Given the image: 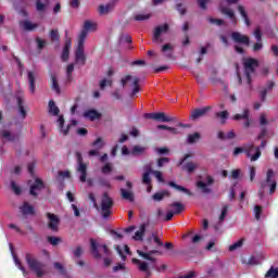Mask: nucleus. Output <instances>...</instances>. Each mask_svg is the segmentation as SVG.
I'll return each instance as SVG.
<instances>
[{
  "mask_svg": "<svg viewBox=\"0 0 278 278\" xmlns=\"http://www.w3.org/2000/svg\"><path fill=\"white\" fill-rule=\"evenodd\" d=\"M91 253L96 260H103V257H110L112 252L105 244H99L94 239H91Z\"/></svg>",
  "mask_w": 278,
  "mask_h": 278,
  "instance_id": "f257e3e1",
  "label": "nucleus"
},
{
  "mask_svg": "<svg viewBox=\"0 0 278 278\" xmlns=\"http://www.w3.org/2000/svg\"><path fill=\"white\" fill-rule=\"evenodd\" d=\"M76 173L79 177L81 184H86V178L88 177V164L84 163V156L81 152H76Z\"/></svg>",
  "mask_w": 278,
  "mask_h": 278,
  "instance_id": "f03ea898",
  "label": "nucleus"
},
{
  "mask_svg": "<svg viewBox=\"0 0 278 278\" xmlns=\"http://www.w3.org/2000/svg\"><path fill=\"white\" fill-rule=\"evenodd\" d=\"M26 262L30 270H33L37 277H45V275H47V269H45V264L34 258L31 254H26Z\"/></svg>",
  "mask_w": 278,
  "mask_h": 278,
  "instance_id": "7ed1b4c3",
  "label": "nucleus"
},
{
  "mask_svg": "<svg viewBox=\"0 0 278 278\" xmlns=\"http://www.w3.org/2000/svg\"><path fill=\"white\" fill-rule=\"evenodd\" d=\"M114 205V201L108 192L103 193L102 199H101V204H100V212L103 216V218H110L112 215V206Z\"/></svg>",
  "mask_w": 278,
  "mask_h": 278,
  "instance_id": "20e7f679",
  "label": "nucleus"
},
{
  "mask_svg": "<svg viewBox=\"0 0 278 278\" xmlns=\"http://www.w3.org/2000/svg\"><path fill=\"white\" fill-rule=\"evenodd\" d=\"M260 66V63L255 59H244L243 60V67H244V77L247 84H251V76L255 73V68Z\"/></svg>",
  "mask_w": 278,
  "mask_h": 278,
  "instance_id": "39448f33",
  "label": "nucleus"
},
{
  "mask_svg": "<svg viewBox=\"0 0 278 278\" xmlns=\"http://www.w3.org/2000/svg\"><path fill=\"white\" fill-rule=\"evenodd\" d=\"M262 190H266L269 188V194H275L277 190V180H275V172L273 169H268L266 173V179L261 184Z\"/></svg>",
  "mask_w": 278,
  "mask_h": 278,
  "instance_id": "423d86ee",
  "label": "nucleus"
},
{
  "mask_svg": "<svg viewBox=\"0 0 278 278\" xmlns=\"http://www.w3.org/2000/svg\"><path fill=\"white\" fill-rule=\"evenodd\" d=\"M168 29H170V26L168 24H162L156 26L153 29V35H152V42L154 45H162L164 42V34H168Z\"/></svg>",
  "mask_w": 278,
  "mask_h": 278,
  "instance_id": "0eeeda50",
  "label": "nucleus"
},
{
  "mask_svg": "<svg viewBox=\"0 0 278 278\" xmlns=\"http://www.w3.org/2000/svg\"><path fill=\"white\" fill-rule=\"evenodd\" d=\"M244 153L247 157L251 160V162H257L258 157H262V150L255 147L253 143L244 144Z\"/></svg>",
  "mask_w": 278,
  "mask_h": 278,
  "instance_id": "6e6552de",
  "label": "nucleus"
},
{
  "mask_svg": "<svg viewBox=\"0 0 278 278\" xmlns=\"http://www.w3.org/2000/svg\"><path fill=\"white\" fill-rule=\"evenodd\" d=\"M121 81H122L123 88H125V86L129 84L130 88L132 89L131 97H134V94H136L137 92H140V86L138 85L140 84V78L128 75L122 78Z\"/></svg>",
  "mask_w": 278,
  "mask_h": 278,
  "instance_id": "1a4fd4ad",
  "label": "nucleus"
},
{
  "mask_svg": "<svg viewBox=\"0 0 278 278\" xmlns=\"http://www.w3.org/2000/svg\"><path fill=\"white\" fill-rule=\"evenodd\" d=\"M240 0H222L220 2V12L222 14H225V16H228L236 23V15L233 13V10H231L228 5H236Z\"/></svg>",
  "mask_w": 278,
  "mask_h": 278,
  "instance_id": "9d476101",
  "label": "nucleus"
},
{
  "mask_svg": "<svg viewBox=\"0 0 278 278\" xmlns=\"http://www.w3.org/2000/svg\"><path fill=\"white\" fill-rule=\"evenodd\" d=\"M189 157H192V154H185V156L180 159L178 166H182V170L191 175V173H194V170L199 168V163L192 161L186 163Z\"/></svg>",
  "mask_w": 278,
  "mask_h": 278,
  "instance_id": "9b49d317",
  "label": "nucleus"
},
{
  "mask_svg": "<svg viewBox=\"0 0 278 278\" xmlns=\"http://www.w3.org/2000/svg\"><path fill=\"white\" fill-rule=\"evenodd\" d=\"M211 186H214V178L212 176H205L202 180L197 181V188H199L203 194H211Z\"/></svg>",
  "mask_w": 278,
  "mask_h": 278,
  "instance_id": "f8f14e48",
  "label": "nucleus"
},
{
  "mask_svg": "<svg viewBox=\"0 0 278 278\" xmlns=\"http://www.w3.org/2000/svg\"><path fill=\"white\" fill-rule=\"evenodd\" d=\"M126 186H127L128 189L122 188L119 190L121 197L125 201L134 202V191H131V188H134V185L131 184V181H127Z\"/></svg>",
  "mask_w": 278,
  "mask_h": 278,
  "instance_id": "ddd939ff",
  "label": "nucleus"
},
{
  "mask_svg": "<svg viewBox=\"0 0 278 278\" xmlns=\"http://www.w3.org/2000/svg\"><path fill=\"white\" fill-rule=\"evenodd\" d=\"M47 218L49 229L58 231V227H60V217L53 213H47Z\"/></svg>",
  "mask_w": 278,
  "mask_h": 278,
  "instance_id": "4468645a",
  "label": "nucleus"
},
{
  "mask_svg": "<svg viewBox=\"0 0 278 278\" xmlns=\"http://www.w3.org/2000/svg\"><path fill=\"white\" fill-rule=\"evenodd\" d=\"M212 110V106H204L202 109H195L191 113V121H199V118H203V116L207 115V112Z\"/></svg>",
  "mask_w": 278,
  "mask_h": 278,
  "instance_id": "2eb2a0df",
  "label": "nucleus"
},
{
  "mask_svg": "<svg viewBox=\"0 0 278 278\" xmlns=\"http://www.w3.org/2000/svg\"><path fill=\"white\" fill-rule=\"evenodd\" d=\"M41 190H45V182L40 178H36L34 184L30 185V194L37 197Z\"/></svg>",
  "mask_w": 278,
  "mask_h": 278,
  "instance_id": "dca6fc26",
  "label": "nucleus"
},
{
  "mask_svg": "<svg viewBox=\"0 0 278 278\" xmlns=\"http://www.w3.org/2000/svg\"><path fill=\"white\" fill-rule=\"evenodd\" d=\"M249 114H251V111H249V109H244L242 114H236L233 116V121H244L243 127L249 128L251 127V121L249 119Z\"/></svg>",
  "mask_w": 278,
  "mask_h": 278,
  "instance_id": "f3484780",
  "label": "nucleus"
},
{
  "mask_svg": "<svg viewBox=\"0 0 278 278\" xmlns=\"http://www.w3.org/2000/svg\"><path fill=\"white\" fill-rule=\"evenodd\" d=\"M132 263H135L138 266V269L141 270V273L146 274V278L151 277V270H149L150 263L140 261L138 258H132Z\"/></svg>",
  "mask_w": 278,
  "mask_h": 278,
  "instance_id": "a211bd4d",
  "label": "nucleus"
},
{
  "mask_svg": "<svg viewBox=\"0 0 278 278\" xmlns=\"http://www.w3.org/2000/svg\"><path fill=\"white\" fill-rule=\"evenodd\" d=\"M20 212L23 216H34V214H36L29 202H23V204L20 205Z\"/></svg>",
  "mask_w": 278,
  "mask_h": 278,
  "instance_id": "6ab92c4d",
  "label": "nucleus"
},
{
  "mask_svg": "<svg viewBox=\"0 0 278 278\" xmlns=\"http://www.w3.org/2000/svg\"><path fill=\"white\" fill-rule=\"evenodd\" d=\"M231 37L235 42H238L239 45H245L247 47H249L250 40L248 36L242 35L240 33H232Z\"/></svg>",
  "mask_w": 278,
  "mask_h": 278,
  "instance_id": "aec40b11",
  "label": "nucleus"
},
{
  "mask_svg": "<svg viewBox=\"0 0 278 278\" xmlns=\"http://www.w3.org/2000/svg\"><path fill=\"white\" fill-rule=\"evenodd\" d=\"M114 5H116V2H114V1L109 2L106 5L101 4L98 8L99 14L101 16H105V14H110V12H112V10H114Z\"/></svg>",
  "mask_w": 278,
  "mask_h": 278,
  "instance_id": "412c9836",
  "label": "nucleus"
},
{
  "mask_svg": "<svg viewBox=\"0 0 278 278\" xmlns=\"http://www.w3.org/2000/svg\"><path fill=\"white\" fill-rule=\"evenodd\" d=\"M75 58H76L77 64H86V54L84 53V46L77 47Z\"/></svg>",
  "mask_w": 278,
  "mask_h": 278,
  "instance_id": "4be33fe9",
  "label": "nucleus"
},
{
  "mask_svg": "<svg viewBox=\"0 0 278 278\" xmlns=\"http://www.w3.org/2000/svg\"><path fill=\"white\" fill-rule=\"evenodd\" d=\"M36 1V10L39 14H45L47 12V8H49V0H35Z\"/></svg>",
  "mask_w": 278,
  "mask_h": 278,
  "instance_id": "5701e85b",
  "label": "nucleus"
},
{
  "mask_svg": "<svg viewBox=\"0 0 278 278\" xmlns=\"http://www.w3.org/2000/svg\"><path fill=\"white\" fill-rule=\"evenodd\" d=\"M146 231H147V224H141L139 229L132 236V239L136 241H142V238H144Z\"/></svg>",
  "mask_w": 278,
  "mask_h": 278,
  "instance_id": "b1692460",
  "label": "nucleus"
},
{
  "mask_svg": "<svg viewBox=\"0 0 278 278\" xmlns=\"http://www.w3.org/2000/svg\"><path fill=\"white\" fill-rule=\"evenodd\" d=\"M1 137L3 140H7V142H16V140H18V135H14L10 130H2Z\"/></svg>",
  "mask_w": 278,
  "mask_h": 278,
  "instance_id": "393cba45",
  "label": "nucleus"
},
{
  "mask_svg": "<svg viewBox=\"0 0 278 278\" xmlns=\"http://www.w3.org/2000/svg\"><path fill=\"white\" fill-rule=\"evenodd\" d=\"M16 101L21 117L25 119L27 116V111H25V106H23V103H25V100H23V96H17Z\"/></svg>",
  "mask_w": 278,
  "mask_h": 278,
  "instance_id": "a878e982",
  "label": "nucleus"
},
{
  "mask_svg": "<svg viewBox=\"0 0 278 278\" xmlns=\"http://www.w3.org/2000/svg\"><path fill=\"white\" fill-rule=\"evenodd\" d=\"M147 147L134 146L130 150V155H134L135 157H138L139 155H144V153H147Z\"/></svg>",
  "mask_w": 278,
  "mask_h": 278,
  "instance_id": "bb28decb",
  "label": "nucleus"
},
{
  "mask_svg": "<svg viewBox=\"0 0 278 278\" xmlns=\"http://www.w3.org/2000/svg\"><path fill=\"white\" fill-rule=\"evenodd\" d=\"M20 25L22 28L25 29V31H34V29H37L38 24L33 23L31 21H22L20 22Z\"/></svg>",
  "mask_w": 278,
  "mask_h": 278,
  "instance_id": "cd10ccee",
  "label": "nucleus"
},
{
  "mask_svg": "<svg viewBox=\"0 0 278 278\" xmlns=\"http://www.w3.org/2000/svg\"><path fill=\"white\" fill-rule=\"evenodd\" d=\"M138 255H140V257H143V260H148V262H150V264H155V258H153V253H157V251H150L148 253H144L140 250H137Z\"/></svg>",
  "mask_w": 278,
  "mask_h": 278,
  "instance_id": "c85d7f7f",
  "label": "nucleus"
},
{
  "mask_svg": "<svg viewBox=\"0 0 278 278\" xmlns=\"http://www.w3.org/2000/svg\"><path fill=\"white\" fill-rule=\"evenodd\" d=\"M175 49V46L170 43H166L162 46L161 51L162 53H165V58H173V51Z\"/></svg>",
  "mask_w": 278,
  "mask_h": 278,
  "instance_id": "c756f323",
  "label": "nucleus"
},
{
  "mask_svg": "<svg viewBox=\"0 0 278 278\" xmlns=\"http://www.w3.org/2000/svg\"><path fill=\"white\" fill-rule=\"evenodd\" d=\"M85 118H89V121H97V118H101V114L94 110H89L84 113Z\"/></svg>",
  "mask_w": 278,
  "mask_h": 278,
  "instance_id": "7c9ffc66",
  "label": "nucleus"
},
{
  "mask_svg": "<svg viewBox=\"0 0 278 278\" xmlns=\"http://www.w3.org/2000/svg\"><path fill=\"white\" fill-rule=\"evenodd\" d=\"M56 123L60 127L61 134H63V136H67L68 135V129H70L68 127H71V125L67 126V128H64V116L60 115Z\"/></svg>",
  "mask_w": 278,
  "mask_h": 278,
  "instance_id": "2f4dec72",
  "label": "nucleus"
},
{
  "mask_svg": "<svg viewBox=\"0 0 278 278\" xmlns=\"http://www.w3.org/2000/svg\"><path fill=\"white\" fill-rule=\"evenodd\" d=\"M97 27H98L97 22L87 20L84 23V29H86L88 33L89 31H97Z\"/></svg>",
  "mask_w": 278,
  "mask_h": 278,
  "instance_id": "473e14b6",
  "label": "nucleus"
},
{
  "mask_svg": "<svg viewBox=\"0 0 278 278\" xmlns=\"http://www.w3.org/2000/svg\"><path fill=\"white\" fill-rule=\"evenodd\" d=\"M156 121H159L160 123H173V121H175V117H169L166 116L165 113H156Z\"/></svg>",
  "mask_w": 278,
  "mask_h": 278,
  "instance_id": "72a5a7b5",
  "label": "nucleus"
},
{
  "mask_svg": "<svg viewBox=\"0 0 278 278\" xmlns=\"http://www.w3.org/2000/svg\"><path fill=\"white\" fill-rule=\"evenodd\" d=\"M48 108H49V114H52V116H58V114H60V108L55 105V101L50 100Z\"/></svg>",
  "mask_w": 278,
  "mask_h": 278,
  "instance_id": "f704fd0d",
  "label": "nucleus"
},
{
  "mask_svg": "<svg viewBox=\"0 0 278 278\" xmlns=\"http://www.w3.org/2000/svg\"><path fill=\"white\" fill-rule=\"evenodd\" d=\"M51 88L53 91H55L56 94L62 92L60 89V84L58 83V77L55 75H51Z\"/></svg>",
  "mask_w": 278,
  "mask_h": 278,
  "instance_id": "c9c22d12",
  "label": "nucleus"
},
{
  "mask_svg": "<svg viewBox=\"0 0 278 278\" xmlns=\"http://www.w3.org/2000/svg\"><path fill=\"white\" fill-rule=\"evenodd\" d=\"M29 90L34 94L36 92V76L33 72H28Z\"/></svg>",
  "mask_w": 278,
  "mask_h": 278,
  "instance_id": "e433bc0d",
  "label": "nucleus"
},
{
  "mask_svg": "<svg viewBox=\"0 0 278 278\" xmlns=\"http://www.w3.org/2000/svg\"><path fill=\"white\" fill-rule=\"evenodd\" d=\"M168 186H170V188H175V190H178L179 192H185V194L192 197V192H190L188 189H186V187L179 186V185L175 184L174 181L168 182Z\"/></svg>",
  "mask_w": 278,
  "mask_h": 278,
  "instance_id": "4c0bfd02",
  "label": "nucleus"
},
{
  "mask_svg": "<svg viewBox=\"0 0 278 278\" xmlns=\"http://www.w3.org/2000/svg\"><path fill=\"white\" fill-rule=\"evenodd\" d=\"M91 147H93V149H96V151H101V149H103V147H105V141L103 140V138L99 137V138H97V140H94L91 143Z\"/></svg>",
  "mask_w": 278,
  "mask_h": 278,
  "instance_id": "58836bf2",
  "label": "nucleus"
},
{
  "mask_svg": "<svg viewBox=\"0 0 278 278\" xmlns=\"http://www.w3.org/2000/svg\"><path fill=\"white\" fill-rule=\"evenodd\" d=\"M169 207L173 210L172 212H173L174 214H181V212H184V210H185L184 204H181V203H179V202L172 203V204L169 205Z\"/></svg>",
  "mask_w": 278,
  "mask_h": 278,
  "instance_id": "ea45409f",
  "label": "nucleus"
},
{
  "mask_svg": "<svg viewBox=\"0 0 278 278\" xmlns=\"http://www.w3.org/2000/svg\"><path fill=\"white\" fill-rule=\"evenodd\" d=\"M199 140H201V134L194 132V134L188 135L187 142L189 144H194V142H199Z\"/></svg>",
  "mask_w": 278,
  "mask_h": 278,
  "instance_id": "a19ab883",
  "label": "nucleus"
},
{
  "mask_svg": "<svg viewBox=\"0 0 278 278\" xmlns=\"http://www.w3.org/2000/svg\"><path fill=\"white\" fill-rule=\"evenodd\" d=\"M86 38H88V30L84 28L78 38V47H84V42H86Z\"/></svg>",
  "mask_w": 278,
  "mask_h": 278,
  "instance_id": "79ce46f5",
  "label": "nucleus"
},
{
  "mask_svg": "<svg viewBox=\"0 0 278 278\" xmlns=\"http://www.w3.org/2000/svg\"><path fill=\"white\" fill-rule=\"evenodd\" d=\"M244 244V239H240L239 241H236L231 245H229L228 250L230 252L238 251V249H242V245Z\"/></svg>",
  "mask_w": 278,
  "mask_h": 278,
  "instance_id": "37998d69",
  "label": "nucleus"
},
{
  "mask_svg": "<svg viewBox=\"0 0 278 278\" xmlns=\"http://www.w3.org/2000/svg\"><path fill=\"white\" fill-rule=\"evenodd\" d=\"M164 197H170V193L168 191L157 192L152 195V199L154 201H162V199H164Z\"/></svg>",
  "mask_w": 278,
  "mask_h": 278,
  "instance_id": "c03bdc74",
  "label": "nucleus"
},
{
  "mask_svg": "<svg viewBox=\"0 0 278 278\" xmlns=\"http://www.w3.org/2000/svg\"><path fill=\"white\" fill-rule=\"evenodd\" d=\"M73 71H75V65L71 63L66 67L67 81H73Z\"/></svg>",
  "mask_w": 278,
  "mask_h": 278,
  "instance_id": "a18cd8bd",
  "label": "nucleus"
},
{
  "mask_svg": "<svg viewBox=\"0 0 278 278\" xmlns=\"http://www.w3.org/2000/svg\"><path fill=\"white\" fill-rule=\"evenodd\" d=\"M151 13H138L134 16L135 21H149Z\"/></svg>",
  "mask_w": 278,
  "mask_h": 278,
  "instance_id": "49530a36",
  "label": "nucleus"
},
{
  "mask_svg": "<svg viewBox=\"0 0 278 278\" xmlns=\"http://www.w3.org/2000/svg\"><path fill=\"white\" fill-rule=\"evenodd\" d=\"M216 117L220 118L222 124H225V121H227V118H229V112H227V111L217 112Z\"/></svg>",
  "mask_w": 278,
  "mask_h": 278,
  "instance_id": "de8ad7c7",
  "label": "nucleus"
},
{
  "mask_svg": "<svg viewBox=\"0 0 278 278\" xmlns=\"http://www.w3.org/2000/svg\"><path fill=\"white\" fill-rule=\"evenodd\" d=\"M266 278H278V267H271L265 275Z\"/></svg>",
  "mask_w": 278,
  "mask_h": 278,
  "instance_id": "09e8293b",
  "label": "nucleus"
},
{
  "mask_svg": "<svg viewBox=\"0 0 278 278\" xmlns=\"http://www.w3.org/2000/svg\"><path fill=\"white\" fill-rule=\"evenodd\" d=\"M238 10H239V13L241 14L242 18H244L245 25H249V17L247 16V11L244 10V7L239 5Z\"/></svg>",
  "mask_w": 278,
  "mask_h": 278,
  "instance_id": "8fccbe9b",
  "label": "nucleus"
},
{
  "mask_svg": "<svg viewBox=\"0 0 278 278\" xmlns=\"http://www.w3.org/2000/svg\"><path fill=\"white\" fill-rule=\"evenodd\" d=\"M48 242H50V244H52V247H58V244H60V242H62V239L59 237H48Z\"/></svg>",
  "mask_w": 278,
  "mask_h": 278,
  "instance_id": "3c124183",
  "label": "nucleus"
},
{
  "mask_svg": "<svg viewBox=\"0 0 278 278\" xmlns=\"http://www.w3.org/2000/svg\"><path fill=\"white\" fill-rule=\"evenodd\" d=\"M229 212V207L228 206H224L222 208V214L219 216V223H224L225 218H227V213Z\"/></svg>",
  "mask_w": 278,
  "mask_h": 278,
  "instance_id": "603ef678",
  "label": "nucleus"
},
{
  "mask_svg": "<svg viewBox=\"0 0 278 278\" xmlns=\"http://www.w3.org/2000/svg\"><path fill=\"white\" fill-rule=\"evenodd\" d=\"M142 184H146V186H151V174L143 173L142 175Z\"/></svg>",
  "mask_w": 278,
  "mask_h": 278,
  "instance_id": "864d4df0",
  "label": "nucleus"
},
{
  "mask_svg": "<svg viewBox=\"0 0 278 278\" xmlns=\"http://www.w3.org/2000/svg\"><path fill=\"white\" fill-rule=\"evenodd\" d=\"M126 270V267H125V264L123 263H118L117 265H115L113 267V273H121V271H125Z\"/></svg>",
  "mask_w": 278,
  "mask_h": 278,
  "instance_id": "5fc2aeb1",
  "label": "nucleus"
},
{
  "mask_svg": "<svg viewBox=\"0 0 278 278\" xmlns=\"http://www.w3.org/2000/svg\"><path fill=\"white\" fill-rule=\"evenodd\" d=\"M254 216H255L256 220H260V218H262V206L256 205L254 207Z\"/></svg>",
  "mask_w": 278,
  "mask_h": 278,
  "instance_id": "6e6d98bb",
  "label": "nucleus"
},
{
  "mask_svg": "<svg viewBox=\"0 0 278 278\" xmlns=\"http://www.w3.org/2000/svg\"><path fill=\"white\" fill-rule=\"evenodd\" d=\"M68 3H70V8H73L74 10H77L79 5H81L80 0H70Z\"/></svg>",
  "mask_w": 278,
  "mask_h": 278,
  "instance_id": "4d7b16f0",
  "label": "nucleus"
},
{
  "mask_svg": "<svg viewBox=\"0 0 278 278\" xmlns=\"http://www.w3.org/2000/svg\"><path fill=\"white\" fill-rule=\"evenodd\" d=\"M11 189L13 190L14 194H21V187L16 185L15 181H11Z\"/></svg>",
  "mask_w": 278,
  "mask_h": 278,
  "instance_id": "13d9d810",
  "label": "nucleus"
},
{
  "mask_svg": "<svg viewBox=\"0 0 278 278\" xmlns=\"http://www.w3.org/2000/svg\"><path fill=\"white\" fill-rule=\"evenodd\" d=\"M168 162H170V159L161 157V159L157 160V167L162 168V166H164V164H168Z\"/></svg>",
  "mask_w": 278,
  "mask_h": 278,
  "instance_id": "bf43d9fd",
  "label": "nucleus"
},
{
  "mask_svg": "<svg viewBox=\"0 0 278 278\" xmlns=\"http://www.w3.org/2000/svg\"><path fill=\"white\" fill-rule=\"evenodd\" d=\"M102 173H103V175H108V174L112 173V163H106L102 167Z\"/></svg>",
  "mask_w": 278,
  "mask_h": 278,
  "instance_id": "052dcab7",
  "label": "nucleus"
},
{
  "mask_svg": "<svg viewBox=\"0 0 278 278\" xmlns=\"http://www.w3.org/2000/svg\"><path fill=\"white\" fill-rule=\"evenodd\" d=\"M152 175L160 181L161 184H164V177L162 176V172L160 170H154L152 172Z\"/></svg>",
  "mask_w": 278,
  "mask_h": 278,
  "instance_id": "680f3d73",
  "label": "nucleus"
},
{
  "mask_svg": "<svg viewBox=\"0 0 278 278\" xmlns=\"http://www.w3.org/2000/svg\"><path fill=\"white\" fill-rule=\"evenodd\" d=\"M50 37L53 42H55V40H60V34L55 29L50 31Z\"/></svg>",
  "mask_w": 278,
  "mask_h": 278,
  "instance_id": "e2e57ef3",
  "label": "nucleus"
},
{
  "mask_svg": "<svg viewBox=\"0 0 278 278\" xmlns=\"http://www.w3.org/2000/svg\"><path fill=\"white\" fill-rule=\"evenodd\" d=\"M155 152L159 153V155H168L169 150L168 148H155Z\"/></svg>",
  "mask_w": 278,
  "mask_h": 278,
  "instance_id": "0e129e2a",
  "label": "nucleus"
},
{
  "mask_svg": "<svg viewBox=\"0 0 278 278\" xmlns=\"http://www.w3.org/2000/svg\"><path fill=\"white\" fill-rule=\"evenodd\" d=\"M73 254L75 255V257H81V255L84 254V249H81V247H77L74 251Z\"/></svg>",
  "mask_w": 278,
  "mask_h": 278,
  "instance_id": "69168bd1",
  "label": "nucleus"
},
{
  "mask_svg": "<svg viewBox=\"0 0 278 278\" xmlns=\"http://www.w3.org/2000/svg\"><path fill=\"white\" fill-rule=\"evenodd\" d=\"M266 94H268V89L267 88H263L261 91H260V98H261V101H266Z\"/></svg>",
  "mask_w": 278,
  "mask_h": 278,
  "instance_id": "338daca9",
  "label": "nucleus"
},
{
  "mask_svg": "<svg viewBox=\"0 0 278 278\" xmlns=\"http://www.w3.org/2000/svg\"><path fill=\"white\" fill-rule=\"evenodd\" d=\"M105 86H112V80H110V79L101 80L100 88L103 90V88H105Z\"/></svg>",
  "mask_w": 278,
  "mask_h": 278,
  "instance_id": "774afa93",
  "label": "nucleus"
}]
</instances>
